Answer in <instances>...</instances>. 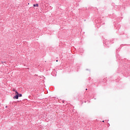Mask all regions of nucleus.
<instances>
[{"instance_id":"nucleus-1","label":"nucleus","mask_w":130,"mask_h":130,"mask_svg":"<svg viewBox=\"0 0 130 130\" xmlns=\"http://www.w3.org/2000/svg\"><path fill=\"white\" fill-rule=\"evenodd\" d=\"M19 98V95H15V96H13V99H17L18 100Z\"/></svg>"},{"instance_id":"nucleus-2","label":"nucleus","mask_w":130,"mask_h":130,"mask_svg":"<svg viewBox=\"0 0 130 130\" xmlns=\"http://www.w3.org/2000/svg\"><path fill=\"white\" fill-rule=\"evenodd\" d=\"M34 7H37V8H38V7H39V5H38V4H34Z\"/></svg>"},{"instance_id":"nucleus-3","label":"nucleus","mask_w":130,"mask_h":130,"mask_svg":"<svg viewBox=\"0 0 130 130\" xmlns=\"http://www.w3.org/2000/svg\"><path fill=\"white\" fill-rule=\"evenodd\" d=\"M15 95H19V93L18 91L15 92Z\"/></svg>"},{"instance_id":"nucleus-4","label":"nucleus","mask_w":130,"mask_h":130,"mask_svg":"<svg viewBox=\"0 0 130 130\" xmlns=\"http://www.w3.org/2000/svg\"><path fill=\"white\" fill-rule=\"evenodd\" d=\"M22 94H19V97H22Z\"/></svg>"},{"instance_id":"nucleus-5","label":"nucleus","mask_w":130,"mask_h":130,"mask_svg":"<svg viewBox=\"0 0 130 130\" xmlns=\"http://www.w3.org/2000/svg\"><path fill=\"white\" fill-rule=\"evenodd\" d=\"M12 91H14V92L17 91L15 90V89H13Z\"/></svg>"},{"instance_id":"nucleus-6","label":"nucleus","mask_w":130,"mask_h":130,"mask_svg":"<svg viewBox=\"0 0 130 130\" xmlns=\"http://www.w3.org/2000/svg\"><path fill=\"white\" fill-rule=\"evenodd\" d=\"M103 122H105V121H103Z\"/></svg>"},{"instance_id":"nucleus-7","label":"nucleus","mask_w":130,"mask_h":130,"mask_svg":"<svg viewBox=\"0 0 130 130\" xmlns=\"http://www.w3.org/2000/svg\"><path fill=\"white\" fill-rule=\"evenodd\" d=\"M56 61L57 62V61H58V60H57Z\"/></svg>"}]
</instances>
